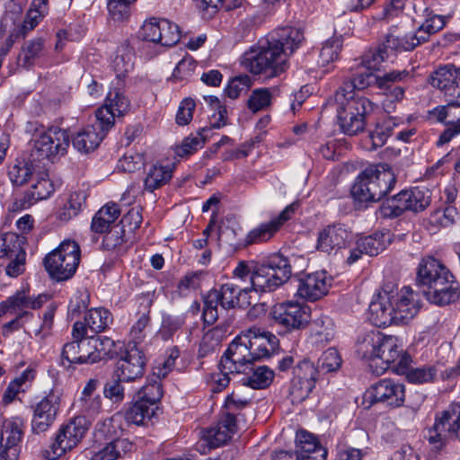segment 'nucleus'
Segmentation results:
<instances>
[{
	"label": "nucleus",
	"instance_id": "nucleus-10",
	"mask_svg": "<svg viewBox=\"0 0 460 460\" xmlns=\"http://www.w3.org/2000/svg\"><path fill=\"white\" fill-rule=\"evenodd\" d=\"M460 420V404H450L437 414L433 426L428 430L426 438L432 449L441 450L452 438H456V422Z\"/></svg>",
	"mask_w": 460,
	"mask_h": 460
},
{
	"label": "nucleus",
	"instance_id": "nucleus-64",
	"mask_svg": "<svg viewBox=\"0 0 460 460\" xmlns=\"http://www.w3.org/2000/svg\"><path fill=\"white\" fill-rule=\"evenodd\" d=\"M80 339L65 344L61 355L62 365L70 367L72 365L80 364Z\"/></svg>",
	"mask_w": 460,
	"mask_h": 460
},
{
	"label": "nucleus",
	"instance_id": "nucleus-13",
	"mask_svg": "<svg viewBox=\"0 0 460 460\" xmlns=\"http://www.w3.org/2000/svg\"><path fill=\"white\" fill-rule=\"evenodd\" d=\"M407 70L392 71L383 75H376L370 70L357 74L352 79L343 82V84L336 91L346 93L347 96L352 95V98L359 97L356 95L354 91L364 90L371 85H376L378 89L388 87V83L401 82L409 76Z\"/></svg>",
	"mask_w": 460,
	"mask_h": 460
},
{
	"label": "nucleus",
	"instance_id": "nucleus-18",
	"mask_svg": "<svg viewBox=\"0 0 460 460\" xmlns=\"http://www.w3.org/2000/svg\"><path fill=\"white\" fill-rule=\"evenodd\" d=\"M430 116L447 126L440 135L437 145L440 146L448 143L460 133V98L447 99V104L435 108L430 111Z\"/></svg>",
	"mask_w": 460,
	"mask_h": 460
},
{
	"label": "nucleus",
	"instance_id": "nucleus-32",
	"mask_svg": "<svg viewBox=\"0 0 460 460\" xmlns=\"http://www.w3.org/2000/svg\"><path fill=\"white\" fill-rule=\"evenodd\" d=\"M28 19L29 10L23 13L22 8L19 4H13L0 22V38L4 34L9 21L15 26V29L12 32L15 34L13 37L14 40L20 36L24 38L26 36V23Z\"/></svg>",
	"mask_w": 460,
	"mask_h": 460
},
{
	"label": "nucleus",
	"instance_id": "nucleus-56",
	"mask_svg": "<svg viewBox=\"0 0 460 460\" xmlns=\"http://www.w3.org/2000/svg\"><path fill=\"white\" fill-rule=\"evenodd\" d=\"M240 234L239 241L233 243L235 248H243L253 243H265L270 241L273 236V232H232V234Z\"/></svg>",
	"mask_w": 460,
	"mask_h": 460
},
{
	"label": "nucleus",
	"instance_id": "nucleus-49",
	"mask_svg": "<svg viewBox=\"0 0 460 460\" xmlns=\"http://www.w3.org/2000/svg\"><path fill=\"white\" fill-rule=\"evenodd\" d=\"M342 47V41L340 38H332L327 40L320 51L318 64L321 66H326L331 62L336 60Z\"/></svg>",
	"mask_w": 460,
	"mask_h": 460
},
{
	"label": "nucleus",
	"instance_id": "nucleus-2",
	"mask_svg": "<svg viewBox=\"0 0 460 460\" xmlns=\"http://www.w3.org/2000/svg\"><path fill=\"white\" fill-rule=\"evenodd\" d=\"M420 308V296L410 287L404 286L400 290L386 287L373 296L369 318L379 328L406 324L417 315Z\"/></svg>",
	"mask_w": 460,
	"mask_h": 460
},
{
	"label": "nucleus",
	"instance_id": "nucleus-21",
	"mask_svg": "<svg viewBox=\"0 0 460 460\" xmlns=\"http://www.w3.org/2000/svg\"><path fill=\"white\" fill-rule=\"evenodd\" d=\"M241 340L246 341L254 360L269 358L276 349L279 340L271 332L257 327L243 332Z\"/></svg>",
	"mask_w": 460,
	"mask_h": 460
},
{
	"label": "nucleus",
	"instance_id": "nucleus-60",
	"mask_svg": "<svg viewBox=\"0 0 460 460\" xmlns=\"http://www.w3.org/2000/svg\"><path fill=\"white\" fill-rule=\"evenodd\" d=\"M251 86V77L247 75H241L229 81L225 92L229 98L236 99L242 93L247 92Z\"/></svg>",
	"mask_w": 460,
	"mask_h": 460
},
{
	"label": "nucleus",
	"instance_id": "nucleus-16",
	"mask_svg": "<svg viewBox=\"0 0 460 460\" xmlns=\"http://www.w3.org/2000/svg\"><path fill=\"white\" fill-rule=\"evenodd\" d=\"M254 361L246 341L237 336L221 357L219 367L228 373H246Z\"/></svg>",
	"mask_w": 460,
	"mask_h": 460
},
{
	"label": "nucleus",
	"instance_id": "nucleus-51",
	"mask_svg": "<svg viewBox=\"0 0 460 460\" xmlns=\"http://www.w3.org/2000/svg\"><path fill=\"white\" fill-rule=\"evenodd\" d=\"M180 356L178 348L172 347L166 351V358L153 367L152 376L157 379L164 378L174 367Z\"/></svg>",
	"mask_w": 460,
	"mask_h": 460
},
{
	"label": "nucleus",
	"instance_id": "nucleus-24",
	"mask_svg": "<svg viewBox=\"0 0 460 460\" xmlns=\"http://www.w3.org/2000/svg\"><path fill=\"white\" fill-rule=\"evenodd\" d=\"M430 84L444 93L447 99L460 98V68L447 64L433 72Z\"/></svg>",
	"mask_w": 460,
	"mask_h": 460
},
{
	"label": "nucleus",
	"instance_id": "nucleus-20",
	"mask_svg": "<svg viewBox=\"0 0 460 460\" xmlns=\"http://www.w3.org/2000/svg\"><path fill=\"white\" fill-rule=\"evenodd\" d=\"M113 323L112 314L104 307L89 309L84 317V322L76 321L73 325V338L92 336L104 332Z\"/></svg>",
	"mask_w": 460,
	"mask_h": 460
},
{
	"label": "nucleus",
	"instance_id": "nucleus-37",
	"mask_svg": "<svg viewBox=\"0 0 460 460\" xmlns=\"http://www.w3.org/2000/svg\"><path fill=\"white\" fill-rule=\"evenodd\" d=\"M158 406H153L152 403L148 404L138 399L127 410L125 419L132 424L146 425L155 415Z\"/></svg>",
	"mask_w": 460,
	"mask_h": 460
},
{
	"label": "nucleus",
	"instance_id": "nucleus-40",
	"mask_svg": "<svg viewBox=\"0 0 460 460\" xmlns=\"http://www.w3.org/2000/svg\"><path fill=\"white\" fill-rule=\"evenodd\" d=\"M213 128H202L196 136H190L183 139L181 145L175 147V154L178 156L183 157L196 152L201 148L208 137V132Z\"/></svg>",
	"mask_w": 460,
	"mask_h": 460
},
{
	"label": "nucleus",
	"instance_id": "nucleus-54",
	"mask_svg": "<svg viewBox=\"0 0 460 460\" xmlns=\"http://www.w3.org/2000/svg\"><path fill=\"white\" fill-rule=\"evenodd\" d=\"M293 373V379L312 383V385H315L318 377V368L314 367L312 361L303 359L294 367Z\"/></svg>",
	"mask_w": 460,
	"mask_h": 460
},
{
	"label": "nucleus",
	"instance_id": "nucleus-59",
	"mask_svg": "<svg viewBox=\"0 0 460 460\" xmlns=\"http://www.w3.org/2000/svg\"><path fill=\"white\" fill-rule=\"evenodd\" d=\"M299 207L298 201L289 204L276 217L271 218L266 226H261L259 230H278L293 217Z\"/></svg>",
	"mask_w": 460,
	"mask_h": 460
},
{
	"label": "nucleus",
	"instance_id": "nucleus-19",
	"mask_svg": "<svg viewBox=\"0 0 460 460\" xmlns=\"http://www.w3.org/2000/svg\"><path fill=\"white\" fill-rule=\"evenodd\" d=\"M270 314L277 323L288 330L303 328L310 316L307 307L293 301L276 304Z\"/></svg>",
	"mask_w": 460,
	"mask_h": 460
},
{
	"label": "nucleus",
	"instance_id": "nucleus-7",
	"mask_svg": "<svg viewBox=\"0 0 460 460\" xmlns=\"http://www.w3.org/2000/svg\"><path fill=\"white\" fill-rule=\"evenodd\" d=\"M248 288H241L233 283H226L221 286L220 289L210 290L204 296L203 318L208 324H213L219 317L220 311L234 308L235 306H245L250 302L245 299Z\"/></svg>",
	"mask_w": 460,
	"mask_h": 460
},
{
	"label": "nucleus",
	"instance_id": "nucleus-61",
	"mask_svg": "<svg viewBox=\"0 0 460 460\" xmlns=\"http://www.w3.org/2000/svg\"><path fill=\"white\" fill-rule=\"evenodd\" d=\"M90 296L86 291H78L70 300L67 309V316L74 320L80 316L89 305Z\"/></svg>",
	"mask_w": 460,
	"mask_h": 460
},
{
	"label": "nucleus",
	"instance_id": "nucleus-35",
	"mask_svg": "<svg viewBox=\"0 0 460 460\" xmlns=\"http://www.w3.org/2000/svg\"><path fill=\"white\" fill-rule=\"evenodd\" d=\"M380 342V332H370L358 341L356 346V352L360 358L372 363L377 362V355Z\"/></svg>",
	"mask_w": 460,
	"mask_h": 460
},
{
	"label": "nucleus",
	"instance_id": "nucleus-3",
	"mask_svg": "<svg viewBox=\"0 0 460 460\" xmlns=\"http://www.w3.org/2000/svg\"><path fill=\"white\" fill-rule=\"evenodd\" d=\"M416 285L430 303L446 305L457 297L458 285L450 270L431 256L422 258L416 270Z\"/></svg>",
	"mask_w": 460,
	"mask_h": 460
},
{
	"label": "nucleus",
	"instance_id": "nucleus-47",
	"mask_svg": "<svg viewBox=\"0 0 460 460\" xmlns=\"http://www.w3.org/2000/svg\"><path fill=\"white\" fill-rule=\"evenodd\" d=\"M159 44L164 47H172L181 39L177 24L166 19H160Z\"/></svg>",
	"mask_w": 460,
	"mask_h": 460
},
{
	"label": "nucleus",
	"instance_id": "nucleus-11",
	"mask_svg": "<svg viewBox=\"0 0 460 460\" xmlns=\"http://www.w3.org/2000/svg\"><path fill=\"white\" fill-rule=\"evenodd\" d=\"M430 203V192L428 189L414 188L402 190L392 199H387L382 207L385 217H396L404 211L419 212L424 210Z\"/></svg>",
	"mask_w": 460,
	"mask_h": 460
},
{
	"label": "nucleus",
	"instance_id": "nucleus-28",
	"mask_svg": "<svg viewBox=\"0 0 460 460\" xmlns=\"http://www.w3.org/2000/svg\"><path fill=\"white\" fill-rule=\"evenodd\" d=\"M411 357L405 355L399 363L396 374L404 375L408 382L416 385L432 383L438 376V368L434 365H424L417 367H411Z\"/></svg>",
	"mask_w": 460,
	"mask_h": 460
},
{
	"label": "nucleus",
	"instance_id": "nucleus-22",
	"mask_svg": "<svg viewBox=\"0 0 460 460\" xmlns=\"http://www.w3.org/2000/svg\"><path fill=\"white\" fill-rule=\"evenodd\" d=\"M128 107L129 102L126 96L119 91L111 92L104 105L95 112L98 127L102 131H109L114 126L115 117L122 116L128 110Z\"/></svg>",
	"mask_w": 460,
	"mask_h": 460
},
{
	"label": "nucleus",
	"instance_id": "nucleus-6",
	"mask_svg": "<svg viewBox=\"0 0 460 460\" xmlns=\"http://www.w3.org/2000/svg\"><path fill=\"white\" fill-rule=\"evenodd\" d=\"M338 122L341 131L349 136L362 132L366 127V116L372 111V102L366 97L352 98L336 92Z\"/></svg>",
	"mask_w": 460,
	"mask_h": 460
},
{
	"label": "nucleus",
	"instance_id": "nucleus-45",
	"mask_svg": "<svg viewBox=\"0 0 460 460\" xmlns=\"http://www.w3.org/2000/svg\"><path fill=\"white\" fill-rule=\"evenodd\" d=\"M252 374L247 377L246 384L253 389L268 387L273 381L274 372L267 366L252 368Z\"/></svg>",
	"mask_w": 460,
	"mask_h": 460
},
{
	"label": "nucleus",
	"instance_id": "nucleus-42",
	"mask_svg": "<svg viewBox=\"0 0 460 460\" xmlns=\"http://www.w3.org/2000/svg\"><path fill=\"white\" fill-rule=\"evenodd\" d=\"M393 58L388 48L385 47V41L376 49H370L361 58V65L367 70H378L383 62Z\"/></svg>",
	"mask_w": 460,
	"mask_h": 460
},
{
	"label": "nucleus",
	"instance_id": "nucleus-57",
	"mask_svg": "<svg viewBox=\"0 0 460 460\" xmlns=\"http://www.w3.org/2000/svg\"><path fill=\"white\" fill-rule=\"evenodd\" d=\"M125 383L119 376H114L108 381L103 387V394L113 403H121L125 399V388L122 385Z\"/></svg>",
	"mask_w": 460,
	"mask_h": 460
},
{
	"label": "nucleus",
	"instance_id": "nucleus-62",
	"mask_svg": "<svg viewBox=\"0 0 460 460\" xmlns=\"http://www.w3.org/2000/svg\"><path fill=\"white\" fill-rule=\"evenodd\" d=\"M185 323L182 315L164 314L160 332L164 340L170 339Z\"/></svg>",
	"mask_w": 460,
	"mask_h": 460
},
{
	"label": "nucleus",
	"instance_id": "nucleus-26",
	"mask_svg": "<svg viewBox=\"0 0 460 460\" xmlns=\"http://www.w3.org/2000/svg\"><path fill=\"white\" fill-rule=\"evenodd\" d=\"M295 442L297 460H326L327 450L314 434L298 430Z\"/></svg>",
	"mask_w": 460,
	"mask_h": 460
},
{
	"label": "nucleus",
	"instance_id": "nucleus-58",
	"mask_svg": "<svg viewBox=\"0 0 460 460\" xmlns=\"http://www.w3.org/2000/svg\"><path fill=\"white\" fill-rule=\"evenodd\" d=\"M342 363L341 357L338 350L330 348L325 350L318 359V368L324 372L337 371Z\"/></svg>",
	"mask_w": 460,
	"mask_h": 460
},
{
	"label": "nucleus",
	"instance_id": "nucleus-36",
	"mask_svg": "<svg viewBox=\"0 0 460 460\" xmlns=\"http://www.w3.org/2000/svg\"><path fill=\"white\" fill-rule=\"evenodd\" d=\"M172 177V168L171 166L154 164L146 172V176L144 180V188L146 190L153 192L165 185Z\"/></svg>",
	"mask_w": 460,
	"mask_h": 460
},
{
	"label": "nucleus",
	"instance_id": "nucleus-52",
	"mask_svg": "<svg viewBox=\"0 0 460 460\" xmlns=\"http://www.w3.org/2000/svg\"><path fill=\"white\" fill-rule=\"evenodd\" d=\"M345 243V238L339 232H320L317 249L330 253L340 249Z\"/></svg>",
	"mask_w": 460,
	"mask_h": 460
},
{
	"label": "nucleus",
	"instance_id": "nucleus-9",
	"mask_svg": "<svg viewBox=\"0 0 460 460\" xmlns=\"http://www.w3.org/2000/svg\"><path fill=\"white\" fill-rule=\"evenodd\" d=\"M89 428V421L84 417H75L60 426L55 440L46 451V457L56 460L78 445Z\"/></svg>",
	"mask_w": 460,
	"mask_h": 460
},
{
	"label": "nucleus",
	"instance_id": "nucleus-14",
	"mask_svg": "<svg viewBox=\"0 0 460 460\" xmlns=\"http://www.w3.org/2000/svg\"><path fill=\"white\" fill-rule=\"evenodd\" d=\"M371 403H382L387 407H401L405 401V385L391 378H384L373 384L366 392Z\"/></svg>",
	"mask_w": 460,
	"mask_h": 460
},
{
	"label": "nucleus",
	"instance_id": "nucleus-5",
	"mask_svg": "<svg viewBox=\"0 0 460 460\" xmlns=\"http://www.w3.org/2000/svg\"><path fill=\"white\" fill-rule=\"evenodd\" d=\"M80 259L79 244L73 240L66 239L45 256L43 264L52 280L64 282L74 277Z\"/></svg>",
	"mask_w": 460,
	"mask_h": 460
},
{
	"label": "nucleus",
	"instance_id": "nucleus-4",
	"mask_svg": "<svg viewBox=\"0 0 460 460\" xmlns=\"http://www.w3.org/2000/svg\"><path fill=\"white\" fill-rule=\"evenodd\" d=\"M306 263L304 256L287 258L274 253L254 270L252 276V288L261 293L273 291L290 278L293 270L296 273L302 272Z\"/></svg>",
	"mask_w": 460,
	"mask_h": 460
},
{
	"label": "nucleus",
	"instance_id": "nucleus-63",
	"mask_svg": "<svg viewBox=\"0 0 460 460\" xmlns=\"http://www.w3.org/2000/svg\"><path fill=\"white\" fill-rule=\"evenodd\" d=\"M11 307V314L17 317L27 315L29 310V293L27 290H21L13 296L8 298Z\"/></svg>",
	"mask_w": 460,
	"mask_h": 460
},
{
	"label": "nucleus",
	"instance_id": "nucleus-12",
	"mask_svg": "<svg viewBox=\"0 0 460 460\" xmlns=\"http://www.w3.org/2000/svg\"><path fill=\"white\" fill-rule=\"evenodd\" d=\"M236 427L235 416L226 413L216 424L203 431L196 444V450L206 455L212 448L226 445L236 432Z\"/></svg>",
	"mask_w": 460,
	"mask_h": 460
},
{
	"label": "nucleus",
	"instance_id": "nucleus-30",
	"mask_svg": "<svg viewBox=\"0 0 460 460\" xmlns=\"http://www.w3.org/2000/svg\"><path fill=\"white\" fill-rule=\"evenodd\" d=\"M394 237L393 232H373L367 235L359 236L356 244L366 254L374 256L384 251L394 241Z\"/></svg>",
	"mask_w": 460,
	"mask_h": 460
},
{
	"label": "nucleus",
	"instance_id": "nucleus-46",
	"mask_svg": "<svg viewBox=\"0 0 460 460\" xmlns=\"http://www.w3.org/2000/svg\"><path fill=\"white\" fill-rule=\"evenodd\" d=\"M272 93L269 88L254 89L247 100V108L256 113L270 107Z\"/></svg>",
	"mask_w": 460,
	"mask_h": 460
},
{
	"label": "nucleus",
	"instance_id": "nucleus-53",
	"mask_svg": "<svg viewBox=\"0 0 460 460\" xmlns=\"http://www.w3.org/2000/svg\"><path fill=\"white\" fill-rule=\"evenodd\" d=\"M458 213L454 207L447 208L443 212L436 211L430 215L429 224L432 227H453L456 224Z\"/></svg>",
	"mask_w": 460,
	"mask_h": 460
},
{
	"label": "nucleus",
	"instance_id": "nucleus-25",
	"mask_svg": "<svg viewBox=\"0 0 460 460\" xmlns=\"http://www.w3.org/2000/svg\"><path fill=\"white\" fill-rule=\"evenodd\" d=\"M331 281L326 271L308 274L300 279L296 295L311 302L319 300L328 293Z\"/></svg>",
	"mask_w": 460,
	"mask_h": 460
},
{
	"label": "nucleus",
	"instance_id": "nucleus-17",
	"mask_svg": "<svg viewBox=\"0 0 460 460\" xmlns=\"http://www.w3.org/2000/svg\"><path fill=\"white\" fill-rule=\"evenodd\" d=\"M146 364L143 351L136 344L129 345L116 363L114 376L125 383L135 382L144 376Z\"/></svg>",
	"mask_w": 460,
	"mask_h": 460
},
{
	"label": "nucleus",
	"instance_id": "nucleus-34",
	"mask_svg": "<svg viewBox=\"0 0 460 460\" xmlns=\"http://www.w3.org/2000/svg\"><path fill=\"white\" fill-rule=\"evenodd\" d=\"M134 49L128 41L122 42L112 58V67L118 78L124 77L134 67Z\"/></svg>",
	"mask_w": 460,
	"mask_h": 460
},
{
	"label": "nucleus",
	"instance_id": "nucleus-33",
	"mask_svg": "<svg viewBox=\"0 0 460 460\" xmlns=\"http://www.w3.org/2000/svg\"><path fill=\"white\" fill-rule=\"evenodd\" d=\"M365 175L376 176V181L380 188V192L384 198L394 188L396 178L387 164H378L367 166L365 169Z\"/></svg>",
	"mask_w": 460,
	"mask_h": 460
},
{
	"label": "nucleus",
	"instance_id": "nucleus-1",
	"mask_svg": "<svg viewBox=\"0 0 460 460\" xmlns=\"http://www.w3.org/2000/svg\"><path fill=\"white\" fill-rule=\"evenodd\" d=\"M304 32L293 26L279 27L250 47L241 57V66L255 75L272 78L288 67V58L304 41Z\"/></svg>",
	"mask_w": 460,
	"mask_h": 460
},
{
	"label": "nucleus",
	"instance_id": "nucleus-27",
	"mask_svg": "<svg viewBox=\"0 0 460 460\" xmlns=\"http://www.w3.org/2000/svg\"><path fill=\"white\" fill-rule=\"evenodd\" d=\"M58 411V398L49 396L42 399L33 410L31 428L34 433L47 431L53 424Z\"/></svg>",
	"mask_w": 460,
	"mask_h": 460
},
{
	"label": "nucleus",
	"instance_id": "nucleus-55",
	"mask_svg": "<svg viewBox=\"0 0 460 460\" xmlns=\"http://www.w3.org/2000/svg\"><path fill=\"white\" fill-rule=\"evenodd\" d=\"M29 374V368H26L23 370L21 376L13 379L7 386L6 390L4 391L2 402L4 404H9L13 402L15 399H19L20 394H25V389L22 388V386L25 385V382L27 380V376Z\"/></svg>",
	"mask_w": 460,
	"mask_h": 460
},
{
	"label": "nucleus",
	"instance_id": "nucleus-38",
	"mask_svg": "<svg viewBox=\"0 0 460 460\" xmlns=\"http://www.w3.org/2000/svg\"><path fill=\"white\" fill-rule=\"evenodd\" d=\"M119 215L120 209L116 203H107L93 216L91 224L92 230H109Z\"/></svg>",
	"mask_w": 460,
	"mask_h": 460
},
{
	"label": "nucleus",
	"instance_id": "nucleus-29",
	"mask_svg": "<svg viewBox=\"0 0 460 460\" xmlns=\"http://www.w3.org/2000/svg\"><path fill=\"white\" fill-rule=\"evenodd\" d=\"M18 424L7 421L2 428L0 436V460H16L19 456L18 444L22 438Z\"/></svg>",
	"mask_w": 460,
	"mask_h": 460
},
{
	"label": "nucleus",
	"instance_id": "nucleus-50",
	"mask_svg": "<svg viewBox=\"0 0 460 460\" xmlns=\"http://www.w3.org/2000/svg\"><path fill=\"white\" fill-rule=\"evenodd\" d=\"M93 349L95 350L97 362L112 358L116 355V344L107 336H92Z\"/></svg>",
	"mask_w": 460,
	"mask_h": 460
},
{
	"label": "nucleus",
	"instance_id": "nucleus-41",
	"mask_svg": "<svg viewBox=\"0 0 460 460\" xmlns=\"http://www.w3.org/2000/svg\"><path fill=\"white\" fill-rule=\"evenodd\" d=\"M395 120V118L388 117L376 123L375 129L368 136L372 144V149L381 147L386 143L394 127L397 125Z\"/></svg>",
	"mask_w": 460,
	"mask_h": 460
},
{
	"label": "nucleus",
	"instance_id": "nucleus-15",
	"mask_svg": "<svg viewBox=\"0 0 460 460\" xmlns=\"http://www.w3.org/2000/svg\"><path fill=\"white\" fill-rule=\"evenodd\" d=\"M379 343L377 362L370 365L371 372L376 376H381L391 367L396 373L401 359L409 354L403 352L402 343L395 336L380 333Z\"/></svg>",
	"mask_w": 460,
	"mask_h": 460
},
{
	"label": "nucleus",
	"instance_id": "nucleus-31",
	"mask_svg": "<svg viewBox=\"0 0 460 460\" xmlns=\"http://www.w3.org/2000/svg\"><path fill=\"white\" fill-rule=\"evenodd\" d=\"M98 132L94 126H88L78 132L73 138L72 143L75 149L81 153L93 151L100 145L108 131Z\"/></svg>",
	"mask_w": 460,
	"mask_h": 460
},
{
	"label": "nucleus",
	"instance_id": "nucleus-8",
	"mask_svg": "<svg viewBox=\"0 0 460 460\" xmlns=\"http://www.w3.org/2000/svg\"><path fill=\"white\" fill-rule=\"evenodd\" d=\"M31 142H33L31 155H35L37 159H49L66 152L69 135L66 129L58 127L45 128L42 125L35 124L31 128Z\"/></svg>",
	"mask_w": 460,
	"mask_h": 460
},
{
	"label": "nucleus",
	"instance_id": "nucleus-43",
	"mask_svg": "<svg viewBox=\"0 0 460 460\" xmlns=\"http://www.w3.org/2000/svg\"><path fill=\"white\" fill-rule=\"evenodd\" d=\"M334 329L332 320L323 316L314 321L312 326V338L314 343H325L333 339Z\"/></svg>",
	"mask_w": 460,
	"mask_h": 460
},
{
	"label": "nucleus",
	"instance_id": "nucleus-44",
	"mask_svg": "<svg viewBox=\"0 0 460 460\" xmlns=\"http://www.w3.org/2000/svg\"><path fill=\"white\" fill-rule=\"evenodd\" d=\"M5 272L10 277H17L25 270L26 251L20 244H13L12 256L5 263Z\"/></svg>",
	"mask_w": 460,
	"mask_h": 460
},
{
	"label": "nucleus",
	"instance_id": "nucleus-23",
	"mask_svg": "<svg viewBox=\"0 0 460 460\" xmlns=\"http://www.w3.org/2000/svg\"><path fill=\"white\" fill-rule=\"evenodd\" d=\"M98 385V379H89L76 402V407L79 412L77 417H84V420L89 421V425L102 411V396L96 393Z\"/></svg>",
	"mask_w": 460,
	"mask_h": 460
},
{
	"label": "nucleus",
	"instance_id": "nucleus-39",
	"mask_svg": "<svg viewBox=\"0 0 460 460\" xmlns=\"http://www.w3.org/2000/svg\"><path fill=\"white\" fill-rule=\"evenodd\" d=\"M54 192L52 181L45 172L34 175L31 172V200L35 201L48 199Z\"/></svg>",
	"mask_w": 460,
	"mask_h": 460
},
{
	"label": "nucleus",
	"instance_id": "nucleus-48",
	"mask_svg": "<svg viewBox=\"0 0 460 460\" xmlns=\"http://www.w3.org/2000/svg\"><path fill=\"white\" fill-rule=\"evenodd\" d=\"M163 396V389L157 378L148 377L147 383L139 391V400L146 403H152L153 406H158Z\"/></svg>",
	"mask_w": 460,
	"mask_h": 460
}]
</instances>
